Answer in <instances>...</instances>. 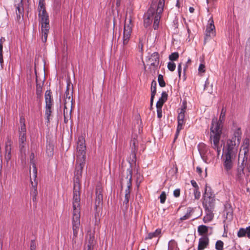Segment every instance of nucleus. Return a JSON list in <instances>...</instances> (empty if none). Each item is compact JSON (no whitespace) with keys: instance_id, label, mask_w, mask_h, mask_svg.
Here are the masks:
<instances>
[{"instance_id":"nucleus-1","label":"nucleus","mask_w":250,"mask_h":250,"mask_svg":"<svg viewBox=\"0 0 250 250\" xmlns=\"http://www.w3.org/2000/svg\"><path fill=\"white\" fill-rule=\"evenodd\" d=\"M83 136L78 137L77 142L76 161L74 178V190L72 211V246L78 247L77 237L80 227V180L82 178L83 169L85 166L86 158V146Z\"/></svg>"},{"instance_id":"nucleus-2","label":"nucleus","mask_w":250,"mask_h":250,"mask_svg":"<svg viewBox=\"0 0 250 250\" xmlns=\"http://www.w3.org/2000/svg\"><path fill=\"white\" fill-rule=\"evenodd\" d=\"M38 11L39 25H41L42 40L43 42H45L49 32L50 21L48 14L45 9L44 0H39Z\"/></svg>"},{"instance_id":"nucleus-3","label":"nucleus","mask_w":250,"mask_h":250,"mask_svg":"<svg viewBox=\"0 0 250 250\" xmlns=\"http://www.w3.org/2000/svg\"><path fill=\"white\" fill-rule=\"evenodd\" d=\"M222 127L223 124L218 121L216 118L212 119L210 127V141L211 144L213 143L212 147L217 151L218 156L220 155L221 151L219 144Z\"/></svg>"},{"instance_id":"nucleus-4","label":"nucleus","mask_w":250,"mask_h":250,"mask_svg":"<svg viewBox=\"0 0 250 250\" xmlns=\"http://www.w3.org/2000/svg\"><path fill=\"white\" fill-rule=\"evenodd\" d=\"M132 27L133 24L132 23L131 19L129 18L127 21L126 20H125L124 28L123 41V44L124 46L123 49L124 50H125V46L128 44L130 40L132 31Z\"/></svg>"},{"instance_id":"nucleus-5","label":"nucleus","mask_w":250,"mask_h":250,"mask_svg":"<svg viewBox=\"0 0 250 250\" xmlns=\"http://www.w3.org/2000/svg\"><path fill=\"white\" fill-rule=\"evenodd\" d=\"M69 85H67L64 94L63 109H73L74 108V104L73 102L72 92L69 91Z\"/></svg>"},{"instance_id":"nucleus-6","label":"nucleus","mask_w":250,"mask_h":250,"mask_svg":"<svg viewBox=\"0 0 250 250\" xmlns=\"http://www.w3.org/2000/svg\"><path fill=\"white\" fill-rule=\"evenodd\" d=\"M215 201L214 196L211 193L209 195L206 191L204 201L203 202L205 209L213 210L215 206Z\"/></svg>"},{"instance_id":"nucleus-7","label":"nucleus","mask_w":250,"mask_h":250,"mask_svg":"<svg viewBox=\"0 0 250 250\" xmlns=\"http://www.w3.org/2000/svg\"><path fill=\"white\" fill-rule=\"evenodd\" d=\"M236 154L226 152L224 158V166L226 171H229L233 166V162L235 159Z\"/></svg>"},{"instance_id":"nucleus-8","label":"nucleus","mask_w":250,"mask_h":250,"mask_svg":"<svg viewBox=\"0 0 250 250\" xmlns=\"http://www.w3.org/2000/svg\"><path fill=\"white\" fill-rule=\"evenodd\" d=\"M215 35V28L214 25L213 18H210L208 21V25L206 30V36L205 41L208 40L209 37H212Z\"/></svg>"},{"instance_id":"nucleus-9","label":"nucleus","mask_w":250,"mask_h":250,"mask_svg":"<svg viewBox=\"0 0 250 250\" xmlns=\"http://www.w3.org/2000/svg\"><path fill=\"white\" fill-rule=\"evenodd\" d=\"M45 109H51L54 108L55 102L53 97L52 92L50 90L45 91L44 94Z\"/></svg>"},{"instance_id":"nucleus-10","label":"nucleus","mask_w":250,"mask_h":250,"mask_svg":"<svg viewBox=\"0 0 250 250\" xmlns=\"http://www.w3.org/2000/svg\"><path fill=\"white\" fill-rule=\"evenodd\" d=\"M147 64L149 65L153 70L158 66L159 64V55L158 52H154L152 54L147 60Z\"/></svg>"},{"instance_id":"nucleus-11","label":"nucleus","mask_w":250,"mask_h":250,"mask_svg":"<svg viewBox=\"0 0 250 250\" xmlns=\"http://www.w3.org/2000/svg\"><path fill=\"white\" fill-rule=\"evenodd\" d=\"M155 12L154 8L151 7L147 11V13L145 14L144 20V26L147 27L152 23L153 16Z\"/></svg>"},{"instance_id":"nucleus-12","label":"nucleus","mask_w":250,"mask_h":250,"mask_svg":"<svg viewBox=\"0 0 250 250\" xmlns=\"http://www.w3.org/2000/svg\"><path fill=\"white\" fill-rule=\"evenodd\" d=\"M185 110H181L178 116V125L175 134V138L179 135L180 131L183 129V125L185 124Z\"/></svg>"},{"instance_id":"nucleus-13","label":"nucleus","mask_w":250,"mask_h":250,"mask_svg":"<svg viewBox=\"0 0 250 250\" xmlns=\"http://www.w3.org/2000/svg\"><path fill=\"white\" fill-rule=\"evenodd\" d=\"M239 145V144H237L236 140L232 139L229 140L227 141V152H231L232 153L236 154V149L235 148Z\"/></svg>"},{"instance_id":"nucleus-14","label":"nucleus","mask_w":250,"mask_h":250,"mask_svg":"<svg viewBox=\"0 0 250 250\" xmlns=\"http://www.w3.org/2000/svg\"><path fill=\"white\" fill-rule=\"evenodd\" d=\"M36 178L34 177V181H32V178L30 177L31 184L32 189L31 191V195L32 196V200L33 202H36L37 196L38 195L37 185L38 182L36 179Z\"/></svg>"},{"instance_id":"nucleus-15","label":"nucleus","mask_w":250,"mask_h":250,"mask_svg":"<svg viewBox=\"0 0 250 250\" xmlns=\"http://www.w3.org/2000/svg\"><path fill=\"white\" fill-rule=\"evenodd\" d=\"M23 7L22 0H20V3L17 4L16 7V13L17 15V20L19 21L21 17H23Z\"/></svg>"},{"instance_id":"nucleus-16","label":"nucleus","mask_w":250,"mask_h":250,"mask_svg":"<svg viewBox=\"0 0 250 250\" xmlns=\"http://www.w3.org/2000/svg\"><path fill=\"white\" fill-rule=\"evenodd\" d=\"M19 147L20 149V151L21 153H23L25 155V151H26V136L21 135L19 136Z\"/></svg>"},{"instance_id":"nucleus-17","label":"nucleus","mask_w":250,"mask_h":250,"mask_svg":"<svg viewBox=\"0 0 250 250\" xmlns=\"http://www.w3.org/2000/svg\"><path fill=\"white\" fill-rule=\"evenodd\" d=\"M209 244V239L207 237H203L199 239L198 250H203Z\"/></svg>"},{"instance_id":"nucleus-18","label":"nucleus","mask_w":250,"mask_h":250,"mask_svg":"<svg viewBox=\"0 0 250 250\" xmlns=\"http://www.w3.org/2000/svg\"><path fill=\"white\" fill-rule=\"evenodd\" d=\"M168 95L166 92L164 91L161 94V97L159 98L158 101L156 104V107L157 109H161L162 107L165 102H166L167 99Z\"/></svg>"},{"instance_id":"nucleus-19","label":"nucleus","mask_w":250,"mask_h":250,"mask_svg":"<svg viewBox=\"0 0 250 250\" xmlns=\"http://www.w3.org/2000/svg\"><path fill=\"white\" fill-rule=\"evenodd\" d=\"M137 135H135L132 137L131 141L130 146L131 148L132 152L135 153L137 152L138 148V142L137 140Z\"/></svg>"},{"instance_id":"nucleus-20","label":"nucleus","mask_w":250,"mask_h":250,"mask_svg":"<svg viewBox=\"0 0 250 250\" xmlns=\"http://www.w3.org/2000/svg\"><path fill=\"white\" fill-rule=\"evenodd\" d=\"M30 164L33 167V176L36 178L37 176V168L36 166V160H35V155L34 153H31L30 155Z\"/></svg>"},{"instance_id":"nucleus-21","label":"nucleus","mask_w":250,"mask_h":250,"mask_svg":"<svg viewBox=\"0 0 250 250\" xmlns=\"http://www.w3.org/2000/svg\"><path fill=\"white\" fill-rule=\"evenodd\" d=\"M212 209H205L206 215L203 218L204 223H206L211 221L214 217Z\"/></svg>"},{"instance_id":"nucleus-22","label":"nucleus","mask_w":250,"mask_h":250,"mask_svg":"<svg viewBox=\"0 0 250 250\" xmlns=\"http://www.w3.org/2000/svg\"><path fill=\"white\" fill-rule=\"evenodd\" d=\"M198 148L202 158L204 159L208 150L207 146L204 143H200L198 146Z\"/></svg>"},{"instance_id":"nucleus-23","label":"nucleus","mask_w":250,"mask_h":250,"mask_svg":"<svg viewBox=\"0 0 250 250\" xmlns=\"http://www.w3.org/2000/svg\"><path fill=\"white\" fill-rule=\"evenodd\" d=\"M245 173L244 172V168L243 166H239L237 169V173L236 175V179L242 182L244 179Z\"/></svg>"},{"instance_id":"nucleus-24","label":"nucleus","mask_w":250,"mask_h":250,"mask_svg":"<svg viewBox=\"0 0 250 250\" xmlns=\"http://www.w3.org/2000/svg\"><path fill=\"white\" fill-rule=\"evenodd\" d=\"M242 131L240 128H237L234 132L232 139L236 140L237 144H240L241 139Z\"/></svg>"},{"instance_id":"nucleus-25","label":"nucleus","mask_w":250,"mask_h":250,"mask_svg":"<svg viewBox=\"0 0 250 250\" xmlns=\"http://www.w3.org/2000/svg\"><path fill=\"white\" fill-rule=\"evenodd\" d=\"M156 86H157V83L155 80H153L151 82V98H150V102H151V105H152V102L153 101L154 96L156 93Z\"/></svg>"},{"instance_id":"nucleus-26","label":"nucleus","mask_w":250,"mask_h":250,"mask_svg":"<svg viewBox=\"0 0 250 250\" xmlns=\"http://www.w3.org/2000/svg\"><path fill=\"white\" fill-rule=\"evenodd\" d=\"M103 201V194L101 193V191L100 189H96V199H95V205L96 207L100 206L102 204Z\"/></svg>"},{"instance_id":"nucleus-27","label":"nucleus","mask_w":250,"mask_h":250,"mask_svg":"<svg viewBox=\"0 0 250 250\" xmlns=\"http://www.w3.org/2000/svg\"><path fill=\"white\" fill-rule=\"evenodd\" d=\"M5 150V159L7 162H8L11 157V147L10 144H8L7 143L6 144Z\"/></svg>"},{"instance_id":"nucleus-28","label":"nucleus","mask_w":250,"mask_h":250,"mask_svg":"<svg viewBox=\"0 0 250 250\" xmlns=\"http://www.w3.org/2000/svg\"><path fill=\"white\" fill-rule=\"evenodd\" d=\"M43 84L42 82H39L37 78H36V94L38 98H41L42 96Z\"/></svg>"},{"instance_id":"nucleus-29","label":"nucleus","mask_w":250,"mask_h":250,"mask_svg":"<svg viewBox=\"0 0 250 250\" xmlns=\"http://www.w3.org/2000/svg\"><path fill=\"white\" fill-rule=\"evenodd\" d=\"M20 122L21 123V128L19 130L20 135L26 136V126L24 124V118L21 117L20 119Z\"/></svg>"},{"instance_id":"nucleus-30","label":"nucleus","mask_w":250,"mask_h":250,"mask_svg":"<svg viewBox=\"0 0 250 250\" xmlns=\"http://www.w3.org/2000/svg\"><path fill=\"white\" fill-rule=\"evenodd\" d=\"M154 23H153V28L155 30L158 29L159 26V23L160 21V20L161 19V14L155 13H154Z\"/></svg>"},{"instance_id":"nucleus-31","label":"nucleus","mask_w":250,"mask_h":250,"mask_svg":"<svg viewBox=\"0 0 250 250\" xmlns=\"http://www.w3.org/2000/svg\"><path fill=\"white\" fill-rule=\"evenodd\" d=\"M46 153L48 157L53 156L54 154V146L52 144H49L47 145Z\"/></svg>"},{"instance_id":"nucleus-32","label":"nucleus","mask_w":250,"mask_h":250,"mask_svg":"<svg viewBox=\"0 0 250 250\" xmlns=\"http://www.w3.org/2000/svg\"><path fill=\"white\" fill-rule=\"evenodd\" d=\"M161 230L160 229H157L154 232L148 233L146 239H151L154 237H158L161 234Z\"/></svg>"},{"instance_id":"nucleus-33","label":"nucleus","mask_w":250,"mask_h":250,"mask_svg":"<svg viewBox=\"0 0 250 250\" xmlns=\"http://www.w3.org/2000/svg\"><path fill=\"white\" fill-rule=\"evenodd\" d=\"M165 0H159V1L158 3L156 13L161 14L162 13L164 9V6L165 5Z\"/></svg>"},{"instance_id":"nucleus-34","label":"nucleus","mask_w":250,"mask_h":250,"mask_svg":"<svg viewBox=\"0 0 250 250\" xmlns=\"http://www.w3.org/2000/svg\"><path fill=\"white\" fill-rule=\"evenodd\" d=\"M198 231L200 235L205 234L208 231V227L205 225L199 226L198 228Z\"/></svg>"},{"instance_id":"nucleus-35","label":"nucleus","mask_w":250,"mask_h":250,"mask_svg":"<svg viewBox=\"0 0 250 250\" xmlns=\"http://www.w3.org/2000/svg\"><path fill=\"white\" fill-rule=\"evenodd\" d=\"M130 176L129 179H128L127 183V188L125 190V193H127V194H130V190H131V186H132V184H131L132 176H131V171H130Z\"/></svg>"},{"instance_id":"nucleus-36","label":"nucleus","mask_w":250,"mask_h":250,"mask_svg":"<svg viewBox=\"0 0 250 250\" xmlns=\"http://www.w3.org/2000/svg\"><path fill=\"white\" fill-rule=\"evenodd\" d=\"M72 110H63L64 121L67 123L69 119L71 118V114Z\"/></svg>"},{"instance_id":"nucleus-37","label":"nucleus","mask_w":250,"mask_h":250,"mask_svg":"<svg viewBox=\"0 0 250 250\" xmlns=\"http://www.w3.org/2000/svg\"><path fill=\"white\" fill-rule=\"evenodd\" d=\"M158 82L160 86L164 87L166 86V83L164 81L163 76L162 74L158 75Z\"/></svg>"},{"instance_id":"nucleus-38","label":"nucleus","mask_w":250,"mask_h":250,"mask_svg":"<svg viewBox=\"0 0 250 250\" xmlns=\"http://www.w3.org/2000/svg\"><path fill=\"white\" fill-rule=\"evenodd\" d=\"M95 240H94V236L92 235L91 234H90L89 235V238L87 240V245L93 246L95 244Z\"/></svg>"},{"instance_id":"nucleus-39","label":"nucleus","mask_w":250,"mask_h":250,"mask_svg":"<svg viewBox=\"0 0 250 250\" xmlns=\"http://www.w3.org/2000/svg\"><path fill=\"white\" fill-rule=\"evenodd\" d=\"M224 243L221 240H218L215 244V249L217 250H223Z\"/></svg>"},{"instance_id":"nucleus-40","label":"nucleus","mask_w":250,"mask_h":250,"mask_svg":"<svg viewBox=\"0 0 250 250\" xmlns=\"http://www.w3.org/2000/svg\"><path fill=\"white\" fill-rule=\"evenodd\" d=\"M179 58V54L178 52H174L169 56V59L171 61H176Z\"/></svg>"},{"instance_id":"nucleus-41","label":"nucleus","mask_w":250,"mask_h":250,"mask_svg":"<svg viewBox=\"0 0 250 250\" xmlns=\"http://www.w3.org/2000/svg\"><path fill=\"white\" fill-rule=\"evenodd\" d=\"M237 236L238 237H242L246 236V229L244 228H241L239 229L237 232Z\"/></svg>"},{"instance_id":"nucleus-42","label":"nucleus","mask_w":250,"mask_h":250,"mask_svg":"<svg viewBox=\"0 0 250 250\" xmlns=\"http://www.w3.org/2000/svg\"><path fill=\"white\" fill-rule=\"evenodd\" d=\"M175 63L173 62H169L167 64L168 69L171 71H173L175 69Z\"/></svg>"},{"instance_id":"nucleus-43","label":"nucleus","mask_w":250,"mask_h":250,"mask_svg":"<svg viewBox=\"0 0 250 250\" xmlns=\"http://www.w3.org/2000/svg\"><path fill=\"white\" fill-rule=\"evenodd\" d=\"M191 216V210H188L187 213L183 216L180 218V220L182 221L185 220L189 218Z\"/></svg>"},{"instance_id":"nucleus-44","label":"nucleus","mask_w":250,"mask_h":250,"mask_svg":"<svg viewBox=\"0 0 250 250\" xmlns=\"http://www.w3.org/2000/svg\"><path fill=\"white\" fill-rule=\"evenodd\" d=\"M225 115H226V111L222 110L220 115L219 119L218 121H219V122L221 123V124H223V121L224 120V119H225Z\"/></svg>"},{"instance_id":"nucleus-45","label":"nucleus","mask_w":250,"mask_h":250,"mask_svg":"<svg viewBox=\"0 0 250 250\" xmlns=\"http://www.w3.org/2000/svg\"><path fill=\"white\" fill-rule=\"evenodd\" d=\"M160 202L162 204L165 202L166 199V194L165 192H162L160 196Z\"/></svg>"},{"instance_id":"nucleus-46","label":"nucleus","mask_w":250,"mask_h":250,"mask_svg":"<svg viewBox=\"0 0 250 250\" xmlns=\"http://www.w3.org/2000/svg\"><path fill=\"white\" fill-rule=\"evenodd\" d=\"M195 199H198L200 197V192L199 190V188L194 189L193 191Z\"/></svg>"},{"instance_id":"nucleus-47","label":"nucleus","mask_w":250,"mask_h":250,"mask_svg":"<svg viewBox=\"0 0 250 250\" xmlns=\"http://www.w3.org/2000/svg\"><path fill=\"white\" fill-rule=\"evenodd\" d=\"M130 197V194L125 193V199L123 202L124 204L127 205L128 203Z\"/></svg>"},{"instance_id":"nucleus-48","label":"nucleus","mask_w":250,"mask_h":250,"mask_svg":"<svg viewBox=\"0 0 250 250\" xmlns=\"http://www.w3.org/2000/svg\"><path fill=\"white\" fill-rule=\"evenodd\" d=\"M199 73H205L206 71L205 65L204 64H200L198 68Z\"/></svg>"},{"instance_id":"nucleus-49","label":"nucleus","mask_w":250,"mask_h":250,"mask_svg":"<svg viewBox=\"0 0 250 250\" xmlns=\"http://www.w3.org/2000/svg\"><path fill=\"white\" fill-rule=\"evenodd\" d=\"M180 189L177 188L175 189L173 191V195L175 197H178L180 196Z\"/></svg>"},{"instance_id":"nucleus-50","label":"nucleus","mask_w":250,"mask_h":250,"mask_svg":"<svg viewBox=\"0 0 250 250\" xmlns=\"http://www.w3.org/2000/svg\"><path fill=\"white\" fill-rule=\"evenodd\" d=\"M51 114V110H46L45 115L46 116V120L47 123H49L50 121V116Z\"/></svg>"},{"instance_id":"nucleus-51","label":"nucleus","mask_w":250,"mask_h":250,"mask_svg":"<svg viewBox=\"0 0 250 250\" xmlns=\"http://www.w3.org/2000/svg\"><path fill=\"white\" fill-rule=\"evenodd\" d=\"M36 250V243L35 241L32 240L30 243V250Z\"/></svg>"},{"instance_id":"nucleus-52","label":"nucleus","mask_w":250,"mask_h":250,"mask_svg":"<svg viewBox=\"0 0 250 250\" xmlns=\"http://www.w3.org/2000/svg\"><path fill=\"white\" fill-rule=\"evenodd\" d=\"M192 186L195 188L194 189L199 188V187L195 181L192 180L191 181Z\"/></svg>"},{"instance_id":"nucleus-53","label":"nucleus","mask_w":250,"mask_h":250,"mask_svg":"<svg viewBox=\"0 0 250 250\" xmlns=\"http://www.w3.org/2000/svg\"><path fill=\"white\" fill-rule=\"evenodd\" d=\"M245 229L246 236L250 238V226L247 227Z\"/></svg>"},{"instance_id":"nucleus-54","label":"nucleus","mask_w":250,"mask_h":250,"mask_svg":"<svg viewBox=\"0 0 250 250\" xmlns=\"http://www.w3.org/2000/svg\"><path fill=\"white\" fill-rule=\"evenodd\" d=\"M232 212L228 211L226 212V218H229V219H231L232 218Z\"/></svg>"},{"instance_id":"nucleus-55","label":"nucleus","mask_w":250,"mask_h":250,"mask_svg":"<svg viewBox=\"0 0 250 250\" xmlns=\"http://www.w3.org/2000/svg\"><path fill=\"white\" fill-rule=\"evenodd\" d=\"M158 118L160 119L162 117V110H157Z\"/></svg>"},{"instance_id":"nucleus-56","label":"nucleus","mask_w":250,"mask_h":250,"mask_svg":"<svg viewBox=\"0 0 250 250\" xmlns=\"http://www.w3.org/2000/svg\"><path fill=\"white\" fill-rule=\"evenodd\" d=\"M186 104H187L186 101L183 102V105H182L181 109H186L187 108Z\"/></svg>"},{"instance_id":"nucleus-57","label":"nucleus","mask_w":250,"mask_h":250,"mask_svg":"<svg viewBox=\"0 0 250 250\" xmlns=\"http://www.w3.org/2000/svg\"><path fill=\"white\" fill-rule=\"evenodd\" d=\"M217 0H207V2L208 3H211L212 4H213Z\"/></svg>"},{"instance_id":"nucleus-58","label":"nucleus","mask_w":250,"mask_h":250,"mask_svg":"<svg viewBox=\"0 0 250 250\" xmlns=\"http://www.w3.org/2000/svg\"><path fill=\"white\" fill-rule=\"evenodd\" d=\"M196 171L199 174H201L202 172V169L201 167H197L196 168Z\"/></svg>"},{"instance_id":"nucleus-59","label":"nucleus","mask_w":250,"mask_h":250,"mask_svg":"<svg viewBox=\"0 0 250 250\" xmlns=\"http://www.w3.org/2000/svg\"><path fill=\"white\" fill-rule=\"evenodd\" d=\"M93 246L87 245V249L85 250H93Z\"/></svg>"},{"instance_id":"nucleus-60","label":"nucleus","mask_w":250,"mask_h":250,"mask_svg":"<svg viewBox=\"0 0 250 250\" xmlns=\"http://www.w3.org/2000/svg\"><path fill=\"white\" fill-rule=\"evenodd\" d=\"M189 11L191 13H192L194 11V8L192 7H190L189 8Z\"/></svg>"},{"instance_id":"nucleus-61","label":"nucleus","mask_w":250,"mask_h":250,"mask_svg":"<svg viewBox=\"0 0 250 250\" xmlns=\"http://www.w3.org/2000/svg\"><path fill=\"white\" fill-rule=\"evenodd\" d=\"M246 144L247 145V146L244 148V149H246V150L245 151V153L247 152V147H248V144H249V141L248 140H246Z\"/></svg>"},{"instance_id":"nucleus-62","label":"nucleus","mask_w":250,"mask_h":250,"mask_svg":"<svg viewBox=\"0 0 250 250\" xmlns=\"http://www.w3.org/2000/svg\"><path fill=\"white\" fill-rule=\"evenodd\" d=\"M178 71H182L181 63H179L178 66Z\"/></svg>"},{"instance_id":"nucleus-63","label":"nucleus","mask_w":250,"mask_h":250,"mask_svg":"<svg viewBox=\"0 0 250 250\" xmlns=\"http://www.w3.org/2000/svg\"><path fill=\"white\" fill-rule=\"evenodd\" d=\"M2 43L1 42H0V51H2Z\"/></svg>"},{"instance_id":"nucleus-64","label":"nucleus","mask_w":250,"mask_h":250,"mask_svg":"<svg viewBox=\"0 0 250 250\" xmlns=\"http://www.w3.org/2000/svg\"><path fill=\"white\" fill-rule=\"evenodd\" d=\"M247 169H248L249 172H250V164L249 165V166H247Z\"/></svg>"}]
</instances>
